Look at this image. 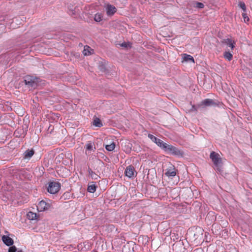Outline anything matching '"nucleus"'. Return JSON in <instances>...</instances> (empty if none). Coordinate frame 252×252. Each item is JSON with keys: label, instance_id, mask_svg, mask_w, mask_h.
<instances>
[{"label": "nucleus", "instance_id": "c756f323", "mask_svg": "<svg viewBox=\"0 0 252 252\" xmlns=\"http://www.w3.org/2000/svg\"><path fill=\"white\" fill-rule=\"evenodd\" d=\"M203 230H202V229H200V230L199 231V232H200V235H201V236H202L203 235Z\"/></svg>", "mask_w": 252, "mask_h": 252}, {"label": "nucleus", "instance_id": "423d86ee", "mask_svg": "<svg viewBox=\"0 0 252 252\" xmlns=\"http://www.w3.org/2000/svg\"><path fill=\"white\" fill-rule=\"evenodd\" d=\"M200 105L205 107L216 106L218 104L212 99L207 98L202 100L200 103Z\"/></svg>", "mask_w": 252, "mask_h": 252}, {"label": "nucleus", "instance_id": "412c9836", "mask_svg": "<svg viewBox=\"0 0 252 252\" xmlns=\"http://www.w3.org/2000/svg\"><path fill=\"white\" fill-rule=\"evenodd\" d=\"M86 150L88 151L93 150L94 144L91 142H88L86 145ZM95 149V147H94Z\"/></svg>", "mask_w": 252, "mask_h": 252}, {"label": "nucleus", "instance_id": "6e6552de", "mask_svg": "<svg viewBox=\"0 0 252 252\" xmlns=\"http://www.w3.org/2000/svg\"><path fill=\"white\" fill-rule=\"evenodd\" d=\"M134 167L131 165H129L126 168L125 173L126 176L131 178L134 176Z\"/></svg>", "mask_w": 252, "mask_h": 252}, {"label": "nucleus", "instance_id": "aec40b11", "mask_svg": "<svg viewBox=\"0 0 252 252\" xmlns=\"http://www.w3.org/2000/svg\"><path fill=\"white\" fill-rule=\"evenodd\" d=\"M88 172L89 175L91 176L92 179L94 180L97 179L98 176L91 169L89 168Z\"/></svg>", "mask_w": 252, "mask_h": 252}, {"label": "nucleus", "instance_id": "c85d7f7f", "mask_svg": "<svg viewBox=\"0 0 252 252\" xmlns=\"http://www.w3.org/2000/svg\"><path fill=\"white\" fill-rule=\"evenodd\" d=\"M191 110L192 111H196V109L195 108V106L194 105H192V109H191Z\"/></svg>", "mask_w": 252, "mask_h": 252}, {"label": "nucleus", "instance_id": "4be33fe9", "mask_svg": "<svg viewBox=\"0 0 252 252\" xmlns=\"http://www.w3.org/2000/svg\"><path fill=\"white\" fill-rule=\"evenodd\" d=\"M90 47L88 46H86L84 47V49L83 50V54L85 56H88L90 55Z\"/></svg>", "mask_w": 252, "mask_h": 252}, {"label": "nucleus", "instance_id": "6ab92c4d", "mask_svg": "<svg viewBox=\"0 0 252 252\" xmlns=\"http://www.w3.org/2000/svg\"><path fill=\"white\" fill-rule=\"evenodd\" d=\"M223 56L224 58L229 61H231L233 57L232 54L229 52H225Z\"/></svg>", "mask_w": 252, "mask_h": 252}, {"label": "nucleus", "instance_id": "f3484780", "mask_svg": "<svg viewBox=\"0 0 252 252\" xmlns=\"http://www.w3.org/2000/svg\"><path fill=\"white\" fill-rule=\"evenodd\" d=\"M94 125L95 126L99 127H100L103 126L100 119L98 118H97L94 119Z\"/></svg>", "mask_w": 252, "mask_h": 252}, {"label": "nucleus", "instance_id": "a878e982", "mask_svg": "<svg viewBox=\"0 0 252 252\" xmlns=\"http://www.w3.org/2000/svg\"><path fill=\"white\" fill-rule=\"evenodd\" d=\"M242 17L244 19V21L245 22H247L249 21V18L248 17L247 14L245 13H242Z\"/></svg>", "mask_w": 252, "mask_h": 252}, {"label": "nucleus", "instance_id": "39448f33", "mask_svg": "<svg viewBox=\"0 0 252 252\" xmlns=\"http://www.w3.org/2000/svg\"><path fill=\"white\" fill-rule=\"evenodd\" d=\"M148 137L154 143H155L161 149L163 148V146H165V143L162 141L161 140L157 138L151 134H149Z\"/></svg>", "mask_w": 252, "mask_h": 252}, {"label": "nucleus", "instance_id": "0eeeda50", "mask_svg": "<svg viewBox=\"0 0 252 252\" xmlns=\"http://www.w3.org/2000/svg\"><path fill=\"white\" fill-rule=\"evenodd\" d=\"M37 207L39 211H43L49 209L50 207V205L45 201L42 200L38 203Z\"/></svg>", "mask_w": 252, "mask_h": 252}, {"label": "nucleus", "instance_id": "393cba45", "mask_svg": "<svg viewBox=\"0 0 252 252\" xmlns=\"http://www.w3.org/2000/svg\"><path fill=\"white\" fill-rule=\"evenodd\" d=\"M238 5L244 12L246 11V6L244 2H240Z\"/></svg>", "mask_w": 252, "mask_h": 252}, {"label": "nucleus", "instance_id": "a211bd4d", "mask_svg": "<svg viewBox=\"0 0 252 252\" xmlns=\"http://www.w3.org/2000/svg\"><path fill=\"white\" fill-rule=\"evenodd\" d=\"M224 43H226L229 47H230L231 48V49H233L234 48V43L232 41L231 39L227 38L225 40Z\"/></svg>", "mask_w": 252, "mask_h": 252}, {"label": "nucleus", "instance_id": "2eb2a0df", "mask_svg": "<svg viewBox=\"0 0 252 252\" xmlns=\"http://www.w3.org/2000/svg\"><path fill=\"white\" fill-rule=\"evenodd\" d=\"M87 190L89 192L94 193L96 190V186L94 184H91L89 185Z\"/></svg>", "mask_w": 252, "mask_h": 252}, {"label": "nucleus", "instance_id": "bb28decb", "mask_svg": "<svg viewBox=\"0 0 252 252\" xmlns=\"http://www.w3.org/2000/svg\"><path fill=\"white\" fill-rule=\"evenodd\" d=\"M16 248L15 246H12L9 248L8 252H16Z\"/></svg>", "mask_w": 252, "mask_h": 252}, {"label": "nucleus", "instance_id": "b1692460", "mask_svg": "<svg viewBox=\"0 0 252 252\" xmlns=\"http://www.w3.org/2000/svg\"><path fill=\"white\" fill-rule=\"evenodd\" d=\"M204 5L203 3H202L201 2H197V1H195L194 2V7H195L196 8H203L204 7Z\"/></svg>", "mask_w": 252, "mask_h": 252}, {"label": "nucleus", "instance_id": "9b49d317", "mask_svg": "<svg viewBox=\"0 0 252 252\" xmlns=\"http://www.w3.org/2000/svg\"><path fill=\"white\" fill-rule=\"evenodd\" d=\"M165 175L168 177H173L176 175V170L175 168L168 169Z\"/></svg>", "mask_w": 252, "mask_h": 252}, {"label": "nucleus", "instance_id": "1a4fd4ad", "mask_svg": "<svg viewBox=\"0 0 252 252\" xmlns=\"http://www.w3.org/2000/svg\"><path fill=\"white\" fill-rule=\"evenodd\" d=\"M116 12V7L111 4H108L106 6V12L108 15H113Z\"/></svg>", "mask_w": 252, "mask_h": 252}, {"label": "nucleus", "instance_id": "f8f14e48", "mask_svg": "<svg viewBox=\"0 0 252 252\" xmlns=\"http://www.w3.org/2000/svg\"><path fill=\"white\" fill-rule=\"evenodd\" d=\"M183 61L187 62H191L194 63V60L193 58L189 55L187 54H184L183 57Z\"/></svg>", "mask_w": 252, "mask_h": 252}, {"label": "nucleus", "instance_id": "ddd939ff", "mask_svg": "<svg viewBox=\"0 0 252 252\" xmlns=\"http://www.w3.org/2000/svg\"><path fill=\"white\" fill-rule=\"evenodd\" d=\"M115 146V143L114 142H112L109 144H106L105 145V149L108 151H113L114 150Z\"/></svg>", "mask_w": 252, "mask_h": 252}, {"label": "nucleus", "instance_id": "20e7f679", "mask_svg": "<svg viewBox=\"0 0 252 252\" xmlns=\"http://www.w3.org/2000/svg\"><path fill=\"white\" fill-rule=\"evenodd\" d=\"M60 184L57 182H51L49 183L47 190L51 194H55L59 191L60 189Z\"/></svg>", "mask_w": 252, "mask_h": 252}, {"label": "nucleus", "instance_id": "dca6fc26", "mask_svg": "<svg viewBox=\"0 0 252 252\" xmlns=\"http://www.w3.org/2000/svg\"><path fill=\"white\" fill-rule=\"evenodd\" d=\"M37 217V215L36 213L32 212H29L27 214V218L31 220H34L36 219Z\"/></svg>", "mask_w": 252, "mask_h": 252}, {"label": "nucleus", "instance_id": "9d476101", "mask_svg": "<svg viewBox=\"0 0 252 252\" xmlns=\"http://www.w3.org/2000/svg\"><path fill=\"white\" fill-rule=\"evenodd\" d=\"M2 240L8 246H10L13 244V240L7 236L3 235L2 237Z\"/></svg>", "mask_w": 252, "mask_h": 252}, {"label": "nucleus", "instance_id": "7ed1b4c3", "mask_svg": "<svg viewBox=\"0 0 252 252\" xmlns=\"http://www.w3.org/2000/svg\"><path fill=\"white\" fill-rule=\"evenodd\" d=\"M25 83L29 87L35 88L37 86L38 79L31 76H27L24 79Z\"/></svg>", "mask_w": 252, "mask_h": 252}, {"label": "nucleus", "instance_id": "f257e3e1", "mask_svg": "<svg viewBox=\"0 0 252 252\" xmlns=\"http://www.w3.org/2000/svg\"><path fill=\"white\" fill-rule=\"evenodd\" d=\"M210 158L214 165V169L219 172H220L222 160L220 155L215 152H212Z\"/></svg>", "mask_w": 252, "mask_h": 252}, {"label": "nucleus", "instance_id": "cd10ccee", "mask_svg": "<svg viewBox=\"0 0 252 252\" xmlns=\"http://www.w3.org/2000/svg\"><path fill=\"white\" fill-rule=\"evenodd\" d=\"M128 44L126 42H124L121 44L122 47H127Z\"/></svg>", "mask_w": 252, "mask_h": 252}, {"label": "nucleus", "instance_id": "f03ea898", "mask_svg": "<svg viewBox=\"0 0 252 252\" xmlns=\"http://www.w3.org/2000/svg\"><path fill=\"white\" fill-rule=\"evenodd\" d=\"M162 149L164 150L165 151L169 152L173 155L181 156L182 155V152L178 148L166 143L165 144V146H163Z\"/></svg>", "mask_w": 252, "mask_h": 252}, {"label": "nucleus", "instance_id": "5701e85b", "mask_svg": "<svg viewBox=\"0 0 252 252\" xmlns=\"http://www.w3.org/2000/svg\"><path fill=\"white\" fill-rule=\"evenodd\" d=\"M102 17L100 14L97 13L94 15V19L96 22H100L102 20Z\"/></svg>", "mask_w": 252, "mask_h": 252}, {"label": "nucleus", "instance_id": "4468645a", "mask_svg": "<svg viewBox=\"0 0 252 252\" xmlns=\"http://www.w3.org/2000/svg\"><path fill=\"white\" fill-rule=\"evenodd\" d=\"M33 154H34L33 150H28L25 152V158H30L33 156Z\"/></svg>", "mask_w": 252, "mask_h": 252}, {"label": "nucleus", "instance_id": "7c9ffc66", "mask_svg": "<svg viewBox=\"0 0 252 252\" xmlns=\"http://www.w3.org/2000/svg\"><path fill=\"white\" fill-rule=\"evenodd\" d=\"M17 252H23L22 250L18 251Z\"/></svg>", "mask_w": 252, "mask_h": 252}]
</instances>
